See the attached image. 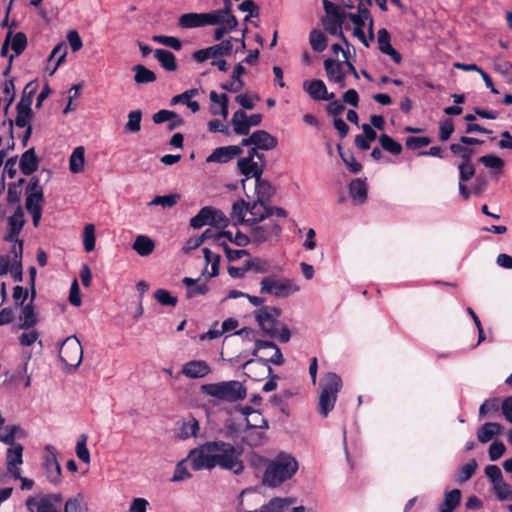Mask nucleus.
I'll return each instance as SVG.
<instances>
[{
  "instance_id": "f257e3e1",
  "label": "nucleus",
  "mask_w": 512,
  "mask_h": 512,
  "mask_svg": "<svg viewBox=\"0 0 512 512\" xmlns=\"http://www.w3.org/2000/svg\"><path fill=\"white\" fill-rule=\"evenodd\" d=\"M220 454H209L205 450H190L187 461L190 467L195 470L211 469L220 466L231 470L235 474L243 471V462L240 457L243 450H221Z\"/></svg>"
},
{
  "instance_id": "680f3d73",
  "label": "nucleus",
  "mask_w": 512,
  "mask_h": 512,
  "mask_svg": "<svg viewBox=\"0 0 512 512\" xmlns=\"http://www.w3.org/2000/svg\"><path fill=\"white\" fill-rule=\"evenodd\" d=\"M477 466H478V464H477L476 460H474V459L469 460L466 464H464L460 468L458 481L461 483L468 481L475 473Z\"/></svg>"
},
{
  "instance_id": "4c0bfd02",
  "label": "nucleus",
  "mask_w": 512,
  "mask_h": 512,
  "mask_svg": "<svg viewBox=\"0 0 512 512\" xmlns=\"http://www.w3.org/2000/svg\"><path fill=\"white\" fill-rule=\"evenodd\" d=\"M213 207L205 206L200 211L191 218L190 226L194 229H200L205 225L211 226V217H212Z\"/></svg>"
},
{
  "instance_id": "2f4dec72",
  "label": "nucleus",
  "mask_w": 512,
  "mask_h": 512,
  "mask_svg": "<svg viewBox=\"0 0 512 512\" xmlns=\"http://www.w3.org/2000/svg\"><path fill=\"white\" fill-rule=\"evenodd\" d=\"M370 15L369 10L362 4H359L357 13L343 12V24L349 20L355 25V27H364L367 24L368 19H370Z\"/></svg>"
},
{
  "instance_id": "aec40b11",
  "label": "nucleus",
  "mask_w": 512,
  "mask_h": 512,
  "mask_svg": "<svg viewBox=\"0 0 512 512\" xmlns=\"http://www.w3.org/2000/svg\"><path fill=\"white\" fill-rule=\"evenodd\" d=\"M503 432L502 425L498 423H485L482 425L477 431V439L481 444H486L489 441H492V444L489 448H505L502 442L494 440V438Z\"/></svg>"
},
{
  "instance_id": "4468645a",
  "label": "nucleus",
  "mask_w": 512,
  "mask_h": 512,
  "mask_svg": "<svg viewBox=\"0 0 512 512\" xmlns=\"http://www.w3.org/2000/svg\"><path fill=\"white\" fill-rule=\"evenodd\" d=\"M216 24L212 12L207 13H185L178 19V26L184 29L214 26Z\"/></svg>"
},
{
  "instance_id": "69168bd1",
  "label": "nucleus",
  "mask_w": 512,
  "mask_h": 512,
  "mask_svg": "<svg viewBox=\"0 0 512 512\" xmlns=\"http://www.w3.org/2000/svg\"><path fill=\"white\" fill-rule=\"evenodd\" d=\"M152 40L174 50H180L182 47L181 41L178 38L172 36L154 35Z\"/></svg>"
},
{
  "instance_id": "c03bdc74",
  "label": "nucleus",
  "mask_w": 512,
  "mask_h": 512,
  "mask_svg": "<svg viewBox=\"0 0 512 512\" xmlns=\"http://www.w3.org/2000/svg\"><path fill=\"white\" fill-rule=\"evenodd\" d=\"M204 259L206 265H211V271H208L207 268L203 272V274L207 273L209 277H215L219 274V264H220V256L214 252H212L208 248L203 249Z\"/></svg>"
},
{
  "instance_id": "0eeeda50",
  "label": "nucleus",
  "mask_w": 512,
  "mask_h": 512,
  "mask_svg": "<svg viewBox=\"0 0 512 512\" xmlns=\"http://www.w3.org/2000/svg\"><path fill=\"white\" fill-rule=\"evenodd\" d=\"M300 287L288 278L265 277L260 282V292L277 298H285L296 293Z\"/></svg>"
},
{
  "instance_id": "c85d7f7f",
  "label": "nucleus",
  "mask_w": 512,
  "mask_h": 512,
  "mask_svg": "<svg viewBox=\"0 0 512 512\" xmlns=\"http://www.w3.org/2000/svg\"><path fill=\"white\" fill-rule=\"evenodd\" d=\"M274 193L275 189L268 180L263 179L262 176L255 178V200L267 203Z\"/></svg>"
},
{
  "instance_id": "de8ad7c7",
  "label": "nucleus",
  "mask_w": 512,
  "mask_h": 512,
  "mask_svg": "<svg viewBox=\"0 0 512 512\" xmlns=\"http://www.w3.org/2000/svg\"><path fill=\"white\" fill-rule=\"evenodd\" d=\"M128 120L125 124V131L129 133H137L141 130L142 111L137 109L129 112Z\"/></svg>"
},
{
  "instance_id": "39448f33",
  "label": "nucleus",
  "mask_w": 512,
  "mask_h": 512,
  "mask_svg": "<svg viewBox=\"0 0 512 512\" xmlns=\"http://www.w3.org/2000/svg\"><path fill=\"white\" fill-rule=\"evenodd\" d=\"M342 388L341 378L333 372L323 376L320 382L319 407L323 417H327L330 411L334 409L337 394Z\"/></svg>"
},
{
  "instance_id": "e2e57ef3",
  "label": "nucleus",
  "mask_w": 512,
  "mask_h": 512,
  "mask_svg": "<svg viewBox=\"0 0 512 512\" xmlns=\"http://www.w3.org/2000/svg\"><path fill=\"white\" fill-rule=\"evenodd\" d=\"M271 460L259 455L257 452L255 451H251L249 456H248V462L250 464L251 467H253L255 470H266L267 469V466L269 465V462Z\"/></svg>"
},
{
  "instance_id": "bb28decb",
  "label": "nucleus",
  "mask_w": 512,
  "mask_h": 512,
  "mask_svg": "<svg viewBox=\"0 0 512 512\" xmlns=\"http://www.w3.org/2000/svg\"><path fill=\"white\" fill-rule=\"evenodd\" d=\"M210 99V113L212 115H221L224 119L228 117V96L226 94H218L211 91L209 94Z\"/></svg>"
},
{
  "instance_id": "c9c22d12",
  "label": "nucleus",
  "mask_w": 512,
  "mask_h": 512,
  "mask_svg": "<svg viewBox=\"0 0 512 512\" xmlns=\"http://www.w3.org/2000/svg\"><path fill=\"white\" fill-rule=\"evenodd\" d=\"M462 498L459 489H453L445 493L444 501L440 507V512H453L460 505Z\"/></svg>"
},
{
  "instance_id": "4be33fe9",
  "label": "nucleus",
  "mask_w": 512,
  "mask_h": 512,
  "mask_svg": "<svg viewBox=\"0 0 512 512\" xmlns=\"http://www.w3.org/2000/svg\"><path fill=\"white\" fill-rule=\"evenodd\" d=\"M303 89L314 100H332L335 98V94L333 92L328 93L325 83L319 79L305 81Z\"/></svg>"
},
{
  "instance_id": "13d9d810",
  "label": "nucleus",
  "mask_w": 512,
  "mask_h": 512,
  "mask_svg": "<svg viewBox=\"0 0 512 512\" xmlns=\"http://www.w3.org/2000/svg\"><path fill=\"white\" fill-rule=\"evenodd\" d=\"M324 9L330 16L333 17L335 23L338 25V27L341 29V26L343 25V12L344 10L341 9L338 6H335L328 0L323 1Z\"/></svg>"
},
{
  "instance_id": "6ab92c4d",
  "label": "nucleus",
  "mask_w": 512,
  "mask_h": 512,
  "mask_svg": "<svg viewBox=\"0 0 512 512\" xmlns=\"http://www.w3.org/2000/svg\"><path fill=\"white\" fill-rule=\"evenodd\" d=\"M281 232L280 225L274 221L269 220L263 225H253L250 231L251 241L255 244H261L274 235H278Z\"/></svg>"
},
{
  "instance_id": "338daca9",
  "label": "nucleus",
  "mask_w": 512,
  "mask_h": 512,
  "mask_svg": "<svg viewBox=\"0 0 512 512\" xmlns=\"http://www.w3.org/2000/svg\"><path fill=\"white\" fill-rule=\"evenodd\" d=\"M211 218V226L215 228L224 229L230 223V219L221 210L216 209L214 207Z\"/></svg>"
},
{
  "instance_id": "c756f323",
  "label": "nucleus",
  "mask_w": 512,
  "mask_h": 512,
  "mask_svg": "<svg viewBox=\"0 0 512 512\" xmlns=\"http://www.w3.org/2000/svg\"><path fill=\"white\" fill-rule=\"evenodd\" d=\"M39 165V159L35 153L34 148L25 151L19 160V168L25 175H31L35 172Z\"/></svg>"
},
{
  "instance_id": "a18cd8bd",
  "label": "nucleus",
  "mask_w": 512,
  "mask_h": 512,
  "mask_svg": "<svg viewBox=\"0 0 512 512\" xmlns=\"http://www.w3.org/2000/svg\"><path fill=\"white\" fill-rule=\"evenodd\" d=\"M274 353L269 358H259L258 360H249L245 363V367L250 366L254 363H260L262 366L267 367L268 372H271V368L268 363L275 365H282L284 363L283 355L279 347H275Z\"/></svg>"
},
{
  "instance_id": "5701e85b",
  "label": "nucleus",
  "mask_w": 512,
  "mask_h": 512,
  "mask_svg": "<svg viewBox=\"0 0 512 512\" xmlns=\"http://www.w3.org/2000/svg\"><path fill=\"white\" fill-rule=\"evenodd\" d=\"M377 43L378 48L381 53L388 55L391 59L396 63L400 64L402 62L401 54L395 50L391 45V37L389 32L382 28L377 33Z\"/></svg>"
},
{
  "instance_id": "09e8293b",
  "label": "nucleus",
  "mask_w": 512,
  "mask_h": 512,
  "mask_svg": "<svg viewBox=\"0 0 512 512\" xmlns=\"http://www.w3.org/2000/svg\"><path fill=\"white\" fill-rule=\"evenodd\" d=\"M379 143L385 151L393 155H399L402 152V145L387 134L379 137Z\"/></svg>"
},
{
  "instance_id": "f704fd0d",
  "label": "nucleus",
  "mask_w": 512,
  "mask_h": 512,
  "mask_svg": "<svg viewBox=\"0 0 512 512\" xmlns=\"http://www.w3.org/2000/svg\"><path fill=\"white\" fill-rule=\"evenodd\" d=\"M132 248L140 256L150 255L155 248V243L152 239L145 235H138L132 245Z\"/></svg>"
},
{
  "instance_id": "393cba45",
  "label": "nucleus",
  "mask_w": 512,
  "mask_h": 512,
  "mask_svg": "<svg viewBox=\"0 0 512 512\" xmlns=\"http://www.w3.org/2000/svg\"><path fill=\"white\" fill-rule=\"evenodd\" d=\"M23 450H7L6 469L13 479L21 478V465L23 464Z\"/></svg>"
},
{
  "instance_id": "f03ea898",
  "label": "nucleus",
  "mask_w": 512,
  "mask_h": 512,
  "mask_svg": "<svg viewBox=\"0 0 512 512\" xmlns=\"http://www.w3.org/2000/svg\"><path fill=\"white\" fill-rule=\"evenodd\" d=\"M298 470V462L287 453H280L269 462L263 473L262 483L268 487H279L285 481L291 479Z\"/></svg>"
},
{
  "instance_id": "20e7f679",
  "label": "nucleus",
  "mask_w": 512,
  "mask_h": 512,
  "mask_svg": "<svg viewBox=\"0 0 512 512\" xmlns=\"http://www.w3.org/2000/svg\"><path fill=\"white\" fill-rule=\"evenodd\" d=\"M201 390L208 396L226 402H236L246 397V388L236 380L204 384Z\"/></svg>"
},
{
  "instance_id": "ddd939ff",
  "label": "nucleus",
  "mask_w": 512,
  "mask_h": 512,
  "mask_svg": "<svg viewBox=\"0 0 512 512\" xmlns=\"http://www.w3.org/2000/svg\"><path fill=\"white\" fill-rule=\"evenodd\" d=\"M277 144V139L265 130H257L241 141V146H252L256 151H269L276 148Z\"/></svg>"
},
{
  "instance_id": "9b49d317",
  "label": "nucleus",
  "mask_w": 512,
  "mask_h": 512,
  "mask_svg": "<svg viewBox=\"0 0 512 512\" xmlns=\"http://www.w3.org/2000/svg\"><path fill=\"white\" fill-rule=\"evenodd\" d=\"M347 57L348 51H343L344 60L326 59L324 61V68L328 77V80L334 84H337L339 88L343 89L346 87V76H347Z\"/></svg>"
},
{
  "instance_id": "2eb2a0df",
  "label": "nucleus",
  "mask_w": 512,
  "mask_h": 512,
  "mask_svg": "<svg viewBox=\"0 0 512 512\" xmlns=\"http://www.w3.org/2000/svg\"><path fill=\"white\" fill-rule=\"evenodd\" d=\"M262 121L261 114H252L247 115L244 111L238 110L236 111L231 119V123L234 128V132L238 135H247L250 131V128L253 126H257Z\"/></svg>"
},
{
  "instance_id": "7c9ffc66",
  "label": "nucleus",
  "mask_w": 512,
  "mask_h": 512,
  "mask_svg": "<svg viewBox=\"0 0 512 512\" xmlns=\"http://www.w3.org/2000/svg\"><path fill=\"white\" fill-rule=\"evenodd\" d=\"M66 55H67V46L64 42H60L53 48V50L51 51V53L48 57L49 64L55 59V63L53 64V66L51 68H50V66L47 67V70H49L50 76H52L57 71L59 66L62 63H64Z\"/></svg>"
},
{
  "instance_id": "37998d69",
  "label": "nucleus",
  "mask_w": 512,
  "mask_h": 512,
  "mask_svg": "<svg viewBox=\"0 0 512 512\" xmlns=\"http://www.w3.org/2000/svg\"><path fill=\"white\" fill-rule=\"evenodd\" d=\"M18 250L16 246L12 248V252L14 253V257L12 259V264L9 272L11 273L13 279L15 281H22V265H21V255L23 252V244H19Z\"/></svg>"
},
{
  "instance_id": "052dcab7",
  "label": "nucleus",
  "mask_w": 512,
  "mask_h": 512,
  "mask_svg": "<svg viewBox=\"0 0 512 512\" xmlns=\"http://www.w3.org/2000/svg\"><path fill=\"white\" fill-rule=\"evenodd\" d=\"M493 491L497 498L501 501L510 500L512 501V488L509 484L502 480L493 486Z\"/></svg>"
},
{
  "instance_id": "ea45409f",
  "label": "nucleus",
  "mask_w": 512,
  "mask_h": 512,
  "mask_svg": "<svg viewBox=\"0 0 512 512\" xmlns=\"http://www.w3.org/2000/svg\"><path fill=\"white\" fill-rule=\"evenodd\" d=\"M217 27L214 30V39L219 41L226 34L235 30L238 26V20L236 17H229L227 20H222L220 24H216Z\"/></svg>"
},
{
  "instance_id": "774afa93",
  "label": "nucleus",
  "mask_w": 512,
  "mask_h": 512,
  "mask_svg": "<svg viewBox=\"0 0 512 512\" xmlns=\"http://www.w3.org/2000/svg\"><path fill=\"white\" fill-rule=\"evenodd\" d=\"M454 132V124L452 119L447 118L439 124V139L441 141H447L452 133Z\"/></svg>"
},
{
  "instance_id": "f8f14e48",
  "label": "nucleus",
  "mask_w": 512,
  "mask_h": 512,
  "mask_svg": "<svg viewBox=\"0 0 512 512\" xmlns=\"http://www.w3.org/2000/svg\"><path fill=\"white\" fill-rule=\"evenodd\" d=\"M281 315V310L276 307H262L256 312V320L261 329L269 336L277 334V319Z\"/></svg>"
},
{
  "instance_id": "473e14b6",
  "label": "nucleus",
  "mask_w": 512,
  "mask_h": 512,
  "mask_svg": "<svg viewBox=\"0 0 512 512\" xmlns=\"http://www.w3.org/2000/svg\"><path fill=\"white\" fill-rule=\"evenodd\" d=\"M19 321L20 329L33 328L37 324L38 319L32 303H28L22 307L19 315Z\"/></svg>"
},
{
  "instance_id": "8fccbe9b",
  "label": "nucleus",
  "mask_w": 512,
  "mask_h": 512,
  "mask_svg": "<svg viewBox=\"0 0 512 512\" xmlns=\"http://www.w3.org/2000/svg\"><path fill=\"white\" fill-rule=\"evenodd\" d=\"M64 512H87V506L81 494L69 498L64 505Z\"/></svg>"
},
{
  "instance_id": "a878e982",
  "label": "nucleus",
  "mask_w": 512,
  "mask_h": 512,
  "mask_svg": "<svg viewBox=\"0 0 512 512\" xmlns=\"http://www.w3.org/2000/svg\"><path fill=\"white\" fill-rule=\"evenodd\" d=\"M43 469L51 483L57 484L61 481V467L54 453L49 452L45 456Z\"/></svg>"
},
{
  "instance_id": "3c124183",
  "label": "nucleus",
  "mask_w": 512,
  "mask_h": 512,
  "mask_svg": "<svg viewBox=\"0 0 512 512\" xmlns=\"http://www.w3.org/2000/svg\"><path fill=\"white\" fill-rule=\"evenodd\" d=\"M24 224V212L21 206H18L15 212L8 217V226L9 229L14 230L15 232H21Z\"/></svg>"
},
{
  "instance_id": "6e6552de",
  "label": "nucleus",
  "mask_w": 512,
  "mask_h": 512,
  "mask_svg": "<svg viewBox=\"0 0 512 512\" xmlns=\"http://www.w3.org/2000/svg\"><path fill=\"white\" fill-rule=\"evenodd\" d=\"M60 360L68 368V371L75 370L82 362L83 349L76 336L67 337L59 349Z\"/></svg>"
},
{
  "instance_id": "7ed1b4c3",
  "label": "nucleus",
  "mask_w": 512,
  "mask_h": 512,
  "mask_svg": "<svg viewBox=\"0 0 512 512\" xmlns=\"http://www.w3.org/2000/svg\"><path fill=\"white\" fill-rule=\"evenodd\" d=\"M231 218L234 225L253 226L269 218L268 206L264 202L239 200L233 203Z\"/></svg>"
},
{
  "instance_id": "1a4fd4ad",
  "label": "nucleus",
  "mask_w": 512,
  "mask_h": 512,
  "mask_svg": "<svg viewBox=\"0 0 512 512\" xmlns=\"http://www.w3.org/2000/svg\"><path fill=\"white\" fill-rule=\"evenodd\" d=\"M26 507L29 512H63L62 496L59 493L30 496Z\"/></svg>"
},
{
  "instance_id": "9d476101",
  "label": "nucleus",
  "mask_w": 512,
  "mask_h": 512,
  "mask_svg": "<svg viewBox=\"0 0 512 512\" xmlns=\"http://www.w3.org/2000/svg\"><path fill=\"white\" fill-rule=\"evenodd\" d=\"M237 41L238 38L230 37L229 39L221 41L219 44L195 51L192 57L195 61L202 63L208 59L229 56L233 51L235 52L234 42Z\"/></svg>"
},
{
  "instance_id": "f3484780",
  "label": "nucleus",
  "mask_w": 512,
  "mask_h": 512,
  "mask_svg": "<svg viewBox=\"0 0 512 512\" xmlns=\"http://www.w3.org/2000/svg\"><path fill=\"white\" fill-rule=\"evenodd\" d=\"M177 437L182 440L192 437L200 441L206 438L205 433L201 431L199 421L192 415L187 416L179 422Z\"/></svg>"
},
{
  "instance_id": "dca6fc26",
  "label": "nucleus",
  "mask_w": 512,
  "mask_h": 512,
  "mask_svg": "<svg viewBox=\"0 0 512 512\" xmlns=\"http://www.w3.org/2000/svg\"><path fill=\"white\" fill-rule=\"evenodd\" d=\"M26 201L25 207L28 212L42 209L43 187L40 185L39 178L34 176L30 179L25 189Z\"/></svg>"
},
{
  "instance_id": "79ce46f5",
  "label": "nucleus",
  "mask_w": 512,
  "mask_h": 512,
  "mask_svg": "<svg viewBox=\"0 0 512 512\" xmlns=\"http://www.w3.org/2000/svg\"><path fill=\"white\" fill-rule=\"evenodd\" d=\"M17 116L15 118V124L19 128H27L25 134V140L30 137L32 128L30 126V119L32 116V110L26 108H16Z\"/></svg>"
},
{
  "instance_id": "a211bd4d",
  "label": "nucleus",
  "mask_w": 512,
  "mask_h": 512,
  "mask_svg": "<svg viewBox=\"0 0 512 512\" xmlns=\"http://www.w3.org/2000/svg\"><path fill=\"white\" fill-rule=\"evenodd\" d=\"M4 418L0 415V441L12 448H22L21 444L15 445V441L26 438V431L19 425L4 426Z\"/></svg>"
},
{
  "instance_id": "423d86ee",
  "label": "nucleus",
  "mask_w": 512,
  "mask_h": 512,
  "mask_svg": "<svg viewBox=\"0 0 512 512\" xmlns=\"http://www.w3.org/2000/svg\"><path fill=\"white\" fill-rule=\"evenodd\" d=\"M238 169L246 179L241 181L242 187H245V182L249 178H258L262 176L265 168V156L259 153L255 148H250L247 156L238 159Z\"/></svg>"
},
{
  "instance_id": "6e6d98bb",
  "label": "nucleus",
  "mask_w": 512,
  "mask_h": 512,
  "mask_svg": "<svg viewBox=\"0 0 512 512\" xmlns=\"http://www.w3.org/2000/svg\"><path fill=\"white\" fill-rule=\"evenodd\" d=\"M324 9L330 16L333 17L335 23L338 25V27L341 29V26L343 25V12L344 10L341 9L338 6H335L328 0L323 1Z\"/></svg>"
},
{
  "instance_id": "412c9836",
  "label": "nucleus",
  "mask_w": 512,
  "mask_h": 512,
  "mask_svg": "<svg viewBox=\"0 0 512 512\" xmlns=\"http://www.w3.org/2000/svg\"><path fill=\"white\" fill-rule=\"evenodd\" d=\"M242 146L240 145H229L218 147L207 157L206 162L208 163H227L234 159L236 156L242 154Z\"/></svg>"
},
{
  "instance_id": "864d4df0",
  "label": "nucleus",
  "mask_w": 512,
  "mask_h": 512,
  "mask_svg": "<svg viewBox=\"0 0 512 512\" xmlns=\"http://www.w3.org/2000/svg\"><path fill=\"white\" fill-rule=\"evenodd\" d=\"M154 298L157 302H159L162 306H170L175 307L177 305L178 299L173 296L166 289H157L154 292Z\"/></svg>"
},
{
  "instance_id": "b1692460",
  "label": "nucleus",
  "mask_w": 512,
  "mask_h": 512,
  "mask_svg": "<svg viewBox=\"0 0 512 512\" xmlns=\"http://www.w3.org/2000/svg\"><path fill=\"white\" fill-rule=\"evenodd\" d=\"M211 372L209 364L204 360H192L184 364L181 373L187 378H203Z\"/></svg>"
},
{
  "instance_id": "cd10ccee",
  "label": "nucleus",
  "mask_w": 512,
  "mask_h": 512,
  "mask_svg": "<svg viewBox=\"0 0 512 512\" xmlns=\"http://www.w3.org/2000/svg\"><path fill=\"white\" fill-rule=\"evenodd\" d=\"M367 185L365 180L354 179L349 184V194L356 205H361L367 200Z\"/></svg>"
},
{
  "instance_id": "4d7b16f0",
  "label": "nucleus",
  "mask_w": 512,
  "mask_h": 512,
  "mask_svg": "<svg viewBox=\"0 0 512 512\" xmlns=\"http://www.w3.org/2000/svg\"><path fill=\"white\" fill-rule=\"evenodd\" d=\"M324 9L330 16L333 17L335 23L338 25V27L341 29V26L343 25V12L344 10L341 9L338 6H335L328 0L323 1Z\"/></svg>"
},
{
  "instance_id": "e433bc0d",
  "label": "nucleus",
  "mask_w": 512,
  "mask_h": 512,
  "mask_svg": "<svg viewBox=\"0 0 512 512\" xmlns=\"http://www.w3.org/2000/svg\"><path fill=\"white\" fill-rule=\"evenodd\" d=\"M154 56L165 70L175 71L177 69L176 58L172 52L165 49H156Z\"/></svg>"
},
{
  "instance_id": "58836bf2",
  "label": "nucleus",
  "mask_w": 512,
  "mask_h": 512,
  "mask_svg": "<svg viewBox=\"0 0 512 512\" xmlns=\"http://www.w3.org/2000/svg\"><path fill=\"white\" fill-rule=\"evenodd\" d=\"M133 71L135 72L134 81L137 84L152 83L156 80L155 73L142 64L135 65Z\"/></svg>"
},
{
  "instance_id": "bf43d9fd",
  "label": "nucleus",
  "mask_w": 512,
  "mask_h": 512,
  "mask_svg": "<svg viewBox=\"0 0 512 512\" xmlns=\"http://www.w3.org/2000/svg\"><path fill=\"white\" fill-rule=\"evenodd\" d=\"M179 199V195L177 194H169L164 196H156L150 202L149 206L161 205L164 208H171L176 205Z\"/></svg>"
},
{
  "instance_id": "49530a36",
  "label": "nucleus",
  "mask_w": 512,
  "mask_h": 512,
  "mask_svg": "<svg viewBox=\"0 0 512 512\" xmlns=\"http://www.w3.org/2000/svg\"><path fill=\"white\" fill-rule=\"evenodd\" d=\"M37 87H38V85L34 81H31L28 84H26V86L24 87V90H23L22 97H21L20 101L18 102L16 108L31 109L33 97L37 91Z\"/></svg>"
},
{
  "instance_id": "a19ab883",
  "label": "nucleus",
  "mask_w": 512,
  "mask_h": 512,
  "mask_svg": "<svg viewBox=\"0 0 512 512\" xmlns=\"http://www.w3.org/2000/svg\"><path fill=\"white\" fill-rule=\"evenodd\" d=\"M27 43H28V40H27V36L25 35V33L17 32L15 34H13L11 32L10 49L13 52L11 55H15V57L21 55L24 52V50L26 49Z\"/></svg>"
},
{
  "instance_id": "603ef678",
  "label": "nucleus",
  "mask_w": 512,
  "mask_h": 512,
  "mask_svg": "<svg viewBox=\"0 0 512 512\" xmlns=\"http://www.w3.org/2000/svg\"><path fill=\"white\" fill-rule=\"evenodd\" d=\"M309 41L312 49L316 52H322L326 49L327 41L325 35L319 30H313L310 33Z\"/></svg>"
},
{
  "instance_id": "5fc2aeb1",
  "label": "nucleus",
  "mask_w": 512,
  "mask_h": 512,
  "mask_svg": "<svg viewBox=\"0 0 512 512\" xmlns=\"http://www.w3.org/2000/svg\"><path fill=\"white\" fill-rule=\"evenodd\" d=\"M83 245L86 252H92L95 248V226L87 224L83 231Z\"/></svg>"
},
{
  "instance_id": "72a5a7b5",
  "label": "nucleus",
  "mask_w": 512,
  "mask_h": 512,
  "mask_svg": "<svg viewBox=\"0 0 512 512\" xmlns=\"http://www.w3.org/2000/svg\"><path fill=\"white\" fill-rule=\"evenodd\" d=\"M85 149L83 146L76 147L69 158V169L72 173H80L84 169Z\"/></svg>"
},
{
  "instance_id": "0e129e2a",
  "label": "nucleus",
  "mask_w": 512,
  "mask_h": 512,
  "mask_svg": "<svg viewBox=\"0 0 512 512\" xmlns=\"http://www.w3.org/2000/svg\"><path fill=\"white\" fill-rule=\"evenodd\" d=\"M187 466H190L189 462L187 461V457L185 459L181 460L180 462H178L171 481L177 482V481H183V480L190 478L191 474L188 472Z\"/></svg>"
}]
</instances>
